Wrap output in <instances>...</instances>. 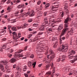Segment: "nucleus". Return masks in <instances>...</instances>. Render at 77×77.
Instances as JSON below:
<instances>
[{
	"label": "nucleus",
	"mask_w": 77,
	"mask_h": 77,
	"mask_svg": "<svg viewBox=\"0 0 77 77\" xmlns=\"http://www.w3.org/2000/svg\"><path fill=\"white\" fill-rule=\"evenodd\" d=\"M7 62L6 61L2 60L1 61V63L0 64V68L2 71H3L4 70V67L3 65H6L7 64Z\"/></svg>",
	"instance_id": "nucleus-1"
},
{
	"label": "nucleus",
	"mask_w": 77,
	"mask_h": 77,
	"mask_svg": "<svg viewBox=\"0 0 77 77\" xmlns=\"http://www.w3.org/2000/svg\"><path fill=\"white\" fill-rule=\"evenodd\" d=\"M68 28L64 29L62 31L60 35V36H63V35H64L66 33V32L68 30Z\"/></svg>",
	"instance_id": "nucleus-2"
},
{
	"label": "nucleus",
	"mask_w": 77,
	"mask_h": 77,
	"mask_svg": "<svg viewBox=\"0 0 77 77\" xmlns=\"http://www.w3.org/2000/svg\"><path fill=\"white\" fill-rule=\"evenodd\" d=\"M68 57L69 59H73L74 57V54H72L71 52H69L68 53Z\"/></svg>",
	"instance_id": "nucleus-3"
},
{
	"label": "nucleus",
	"mask_w": 77,
	"mask_h": 77,
	"mask_svg": "<svg viewBox=\"0 0 77 77\" xmlns=\"http://www.w3.org/2000/svg\"><path fill=\"white\" fill-rule=\"evenodd\" d=\"M55 54H54L53 55H52L51 56H50V55H48V56H47V58L48 59H49L51 60H53V59H54V58L55 57Z\"/></svg>",
	"instance_id": "nucleus-4"
},
{
	"label": "nucleus",
	"mask_w": 77,
	"mask_h": 77,
	"mask_svg": "<svg viewBox=\"0 0 77 77\" xmlns=\"http://www.w3.org/2000/svg\"><path fill=\"white\" fill-rule=\"evenodd\" d=\"M12 34L13 35V39H18V36H17V33H16L15 32H12Z\"/></svg>",
	"instance_id": "nucleus-5"
},
{
	"label": "nucleus",
	"mask_w": 77,
	"mask_h": 77,
	"mask_svg": "<svg viewBox=\"0 0 77 77\" xmlns=\"http://www.w3.org/2000/svg\"><path fill=\"white\" fill-rule=\"evenodd\" d=\"M63 24H61L59 25L57 30L58 32H60L63 29Z\"/></svg>",
	"instance_id": "nucleus-6"
},
{
	"label": "nucleus",
	"mask_w": 77,
	"mask_h": 77,
	"mask_svg": "<svg viewBox=\"0 0 77 77\" xmlns=\"http://www.w3.org/2000/svg\"><path fill=\"white\" fill-rule=\"evenodd\" d=\"M49 21L50 22V23H49V26H52V25H54V23H54V21L53 20H52V18H51L50 20Z\"/></svg>",
	"instance_id": "nucleus-7"
},
{
	"label": "nucleus",
	"mask_w": 77,
	"mask_h": 77,
	"mask_svg": "<svg viewBox=\"0 0 77 77\" xmlns=\"http://www.w3.org/2000/svg\"><path fill=\"white\" fill-rule=\"evenodd\" d=\"M64 45L62 44L61 45V47H60L58 49V51H63V50H64Z\"/></svg>",
	"instance_id": "nucleus-8"
},
{
	"label": "nucleus",
	"mask_w": 77,
	"mask_h": 77,
	"mask_svg": "<svg viewBox=\"0 0 77 77\" xmlns=\"http://www.w3.org/2000/svg\"><path fill=\"white\" fill-rule=\"evenodd\" d=\"M68 3H66L65 2H64L63 3V6H64V9L66 10L67 8H68Z\"/></svg>",
	"instance_id": "nucleus-9"
},
{
	"label": "nucleus",
	"mask_w": 77,
	"mask_h": 77,
	"mask_svg": "<svg viewBox=\"0 0 77 77\" xmlns=\"http://www.w3.org/2000/svg\"><path fill=\"white\" fill-rule=\"evenodd\" d=\"M6 69L7 70V72H10L11 71V69H9V67H8V66H6L5 67Z\"/></svg>",
	"instance_id": "nucleus-10"
},
{
	"label": "nucleus",
	"mask_w": 77,
	"mask_h": 77,
	"mask_svg": "<svg viewBox=\"0 0 77 77\" xmlns=\"http://www.w3.org/2000/svg\"><path fill=\"white\" fill-rule=\"evenodd\" d=\"M30 14L29 15V17H33V16L35 15V12L34 11H30Z\"/></svg>",
	"instance_id": "nucleus-11"
},
{
	"label": "nucleus",
	"mask_w": 77,
	"mask_h": 77,
	"mask_svg": "<svg viewBox=\"0 0 77 77\" xmlns=\"http://www.w3.org/2000/svg\"><path fill=\"white\" fill-rule=\"evenodd\" d=\"M71 20V18L69 17H67L65 20L64 21V23H68V21H70Z\"/></svg>",
	"instance_id": "nucleus-12"
},
{
	"label": "nucleus",
	"mask_w": 77,
	"mask_h": 77,
	"mask_svg": "<svg viewBox=\"0 0 77 77\" xmlns=\"http://www.w3.org/2000/svg\"><path fill=\"white\" fill-rule=\"evenodd\" d=\"M64 51L65 52H66L67 51H68V46H66L65 45H64Z\"/></svg>",
	"instance_id": "nucleus-13"
},
{
	"label": "nucleus",
	"mask_w": 77,
	"mask_h": 77,
	"mask_svg": "<svg viewBox=\"0 0 77 77\" xmlns=\"http://www.w3.org/2000/svg\"><path fill=\"white\" fill-rule=\"evenodd\" d=\"M42 15V11H38L37 13L38 17H41Z\"/></svg>",
	"instance_id": "nucleus-14"
},
{
	"label": "nucleus",
	"mask_w": 77,
	"mask_h": 77,
	"mask_svg": "<svg viewBox=\"0 0 77 77\" xmlns=\"http://www.w3.org/2000/svg\"><path fill=\"white\" fill-rule=\"evenodd\" d=\"M39 30H45V27L43 26H41L40 27H39Z\"/></svg>",
	"instance_id": "nucleus-15"
},
{
	"label": "nucleus",
	"mask_w": 77,
	"mask_h": 77,
	"mask_svg": "<svg viewBox=\"0 0 77 77\" xmlns=\"http://www.w3.org/2000/svg\"><path fill=\"white\" fill-rule=\"evenodd\" d=\"M16 61H17V60H16V59L15 58L11 59L10 60V62H11V63H14L15 62H16Z\"/></svg>",
	"instance_id": "nucleus-16"
},
{
	"label": "nucleus",
	"mask_w": 77,
	"mask_h": 77,
	"mask_svg": "<svg viewBox=\"0 0 77 77\" xmlns=\"http://www.w3.org/2000/svg\"><path fill=\"white\" fill-rule=\"evenodd\" d=\"M57 62H62V59L60 57H59L57 60Z\"/></svg>",
	"instance_id": "nucleus-17"
},
{
	"label": "nucleus",
	"mask_w": 77,
	"mask_h": 77,
	"mask_svg": "<svg viewBox=\"0 0 77 77\" xmlns=\"http://www.w3.org/2000/svg\"><path fill=\"white\" fill-rule=\"evenodd\" d=\"M73 32H73V30L72 29H71L70 31L68 32V33H69V35H72Z\"/></svg>",
	"instance_id": "nucleus-18"
},
{
	"label": "nucleus",
	"mask_w": 77,
	"mask_h": 77,
	"mask_svg": "<svg viewBox=\"0 0 77 77\" xmlns=\"http://www.w3.org/2000/svg\"><path fill=\"white\" fill-rule=\"evenodd\" d=\"M30 11H28V12H26V13H25L24 14V15L25 17H27V16L30 15Z\"/></svg>",
	"instance_id": "nucleus-19"
},
{
	"label": "nucleus",
	"mask_w": 77,
	"mask_h": 77,
	"mask_svg": "<svg viewBox=\"0 0 77 77\" xmlns=\"http://www.w3.org/2000/svg\"><path fill=\"white\" fill-rule=\"evenodd\" d=\"M50 3H47L46 4L45 6V9H47V8H48L49 6H50Z\"/></svg>",
	"instance_id": "nucleus-20"
},
{
	"label": "nucleus",
	"mask_w": 77,
	"mask_h": 77,
	"mask_svg": "<svg viewBox=\"0 0 77 77\" xmlns=\"http://www.w3.org/2000/svg\"><path fill=\"white\" fill-rule=\"evenodd\" d=\"M65 57H66V56L64 55H63L62 56V57L61 58L62 59V62H64V60H65Z\"/></svg>",
	"instance_id": "nucleus-21"
},
{
	"label": "nucleus",
	"mask_w": 77,
	"mask_h": 77,
	"mask_svg": "<svg viewBox=\"0 0 77 77\" xmlns=\"http://www.w3.org/2000/svg\"><path fill=\"white\" fill-rule=\"evenodd\" d=\"M21 1L20 0H14V1L13 2V3H20V2Z\"/></svg>",
	"instance_id": "nucleus-22"
},
{
	"label": "nucleus",
	"mask_w": 77,
	"mask_h": 77,
	"mask_svg": "<svg viewBox=\"0 0 77 77\" xmlns=\"http://www.w3.org/2000/svg\"><path fill=\"white\" fill-rule=\"evenodd\" d=\"M12 30L13 31H15L16 32L17 30V28L16 27H13L12 28Z\"/></svg>",
	"instance_id": "nucleus-23"
},
{
	"label": "nucleus",
	"mask_w": 77,
	"mask_h": 77,
	"mask_svg": "<svg viewBox=\"0 0 77 77\" xmlns=\"http://www.w3.org/2000/svg\"><path fill=\"white\" fill-rule=\"evenodd\" d=\"M28 65L29 68L31 67H32V62H31L30 61H29L28 62Z\"/></svg>",
	"instance_id": "nucleus-24"
},
{
	"label": "nucleus",
	"mask_w": 77,
	"mask_h": 77,
	"mask_svg": "<svg viewBox=\"0 0 77 77\" xmlns=\"http://www.w3.org/2000/svg\"><path fill=\"white\" fill-rule=\"evenodd\" d=\"M17 7L18 8H19V9H20V8H23V7L22 5L21 4H20V5H18Z\"/></svg>",
	"instance_id": "nucleus-25"
},
{
	"label": "nucleus",
	"mask_w": 77,
	"mask_h": 77,
	"mask_svg": "<svg viewBox=\"0 0 77 77\" xmlns=\"http://www.w3.org/2000/svg\"><path fill=\"white\" fill-rule=\"evenodd\" d=\"M77 60V58H74V60H70V62H71V63H74L75 61H76Z\"/></svg>",
	"instance_id": "nucleus-26"
},
{
	"label": "nucleus",
	"mask_w": 77,
	"mask_h": 77,
	"mask_svg": "<svg viewBox=\"0 0 77 77\" xmlns=\"http://www.w3.org/2000/svg\"><path fill=\"white\" fill-rule=\"evenodd\" d=\"M49 53L50 54H54V52H53V51L51 49L49 50Z\"/></svg>",
	"instance_id": "nucleus-27"
},
{
	"label": "nucleus",
	"mask_w": 77,
	"mask_h": 77,
	"mask_svg": "<svg viewBox=\"0 0 77 77\" xmlns=\"http://www.w3.org/2000/svg\"><path fill=\"white\" fill-rule=\"evenodd\" d=\"M23 51L21 49H20L17 52H15V53H17H17L18 54H19V53H21V52H22V51Z\"/></svg>",
	"instance_id": "nucleus-28"
},
{
	"label": "nucleus",
	"mask_w": 77,
	"mask_h": 77,
	"mask_svg": "<svg viewBox=\"0 0 77 77\" xmlns=\"http://www.w3.org/2000/svg\"><path fill=\"white\" fill-rule=\"evenodd\" d=\"M7 55L9 58H11V57L12 56V54H8Z\"/></svg>",
	"instance_id": "nucleus-29"
},
{
	"label": "nucleus",
	"mask_w": 77,
	"mask_h": 77,
	"mask_svg": "<svg viewBox=\"0 0 77 77\" xmlns=\"http://www.w3.org/2000/svg\"><path fill=\"white\" fill-rule=\"evenodd\" d=\"M65 28H68V23H66L64 25Z\"/></svg>",
	"instance_id": "nucleus-30"
},
{
	"label": "nucleus",
	"mask_w": 77,
	"mask_h": 77,
	"mask_svg": "<svg viewBox=\"0 0 77 77\" xmlns=\"http://www.w3.org/2000/svg\"><path fill=\"white\" fill-rule=\"evenodd\" d=\"M51 74V71H48L46 73V74H47L48 75H50Z\"/></svg>",
	"instance_id": "nucleus-31"
},
{
	"label": "nucleus",
	"mask_w": 77,
	"mask_h": 77,
	"mask_svg": "<svg viewBox=\"0 0 77 77\" xmlns=\"http://www.w3.org/2000/svg\"><path fill=\"white\" fill-rule=\"evenodd\" d=\"M2 48H3V49H5V48H6V44H5L2 46Z\"/></svg>",
	"instance_id": "nucleus-32"
},
{
	"label": "nucleus",
	"mask_w": 77,
	"mask_h": 77,
	"mask_svg": "<svg viewBox=\"0 0 77 77\" xmlns=\"http://www.w3.org/2000/svg\"><path fill=\"white\" fill-rule=\"evenodd\" d=\"M70 45H72V38H71L70 39Z\"/></svg>",
	"instance_id": "nucleus-33"
},
{
	"label": "nucleus",
	"mask_w": 77,
	"mask_h": 77,
	"mask_svg": "<svg viewBox=\"0 0 77 77\" xmlns=\"http://www.w3.org/2000/svg\"><path fill=\"white\" fill-rule=\"evenodd\" d=\"M49 67H50V65L49 64H47L45 66V68L46 69H48Z\"/></svg>",
	"instance_id": "nucleus-34"
},
{
	"label": "nucleus",
	"mask_w": 77,
	"mask_h": 77,
	"mask_svg": "<svg viewBox=\"0 0 77 77\" xmlns=\"http://www.w3.org/2000/svg\"><path fill=\"white\" fill-rule=\"evenodd\" d=\"M57 39V37H52V41H55Z\"/></svg>",
	"instance_id": "nucleus-35"
},
{
	"label": "nucleus",
	"mask_w": 77,
	"mask_h": 77,
	"mask_svg": "<svg viewBox=\"0 0 77 77\" xmlns=\"http://www.w3.org/2000/svg\"><path fill=\"white\" fill-rule=\"evenodd\" d=\"M43 33V32H40L38 34V35L39 36V35H42V34Z\"/></svg>",
	"instance_id": "nucleus-36"
},
{
	"label": "nucleus",
	"mask_w": 77,
	"mask_h": 77,
	"mask_svg": "<svg viewBox=\"0 0 77 77\" xmlns=\"http://www.w3.org/2000/svg\"><path fill=\"white\" fill-rule=\"evenodd\" d=\"M11 23H15V22H16V21H17L16 19H12L11 20Z\"/></svg>",
	"instance_id": "nucleus-37"
},
{
	"label": "nucleus",
	"mask_w": 77,
	"mask_h": 77,
	"mask_svg": "<svg viewBox=\"0 0 77 77\" xmlns=\"http://www.w3.org/2000/svg\"><path fill=\"white\" fill-rule=\"evenodd\" d=\"M11 8L9 7H8V8L7 9V10L9 12H11Z\"/></svg>",
	"instance_id": "nucleus-38"
},
{
	"label": "nucleus",
	"mask_w": 77,
	"mask_h": 77,
	"mask_svg": "<svg viewBox=\"0 0 77 77\" xmlns=\"http://www.w3.org/2000/svg\"><path fill=\"white\" fill-rule=\"evenodd\" d=\"M17 69L18 71H20L21 69V68H20L19 67H17Z\"/></svg>",
	"instance_id": "nucleus-39"
},
{
	"label": "nucleus",
	"mask_w": 77,
	"mask_h": 77,
	"mask_svg": "<svg viewBox=\"0 0 77 77\" xmlns=\"http://www.w3.org/2000/svg\"><path fill=\"white\" fill-rule=\"evenodd\" d=\"M41 3V1H39L37 2V5H39Z\"/></svg>",
	"instance_id": "nucleus-40"
},
{
	"label": "nucleus",
	"mask_w": 77,
	"mask_h": 77,
	"mask_svg": "<svg viewBox=\"0 0 77 77\" xmlns=\"http://www.w3.org/2000/svg\"><path fill=\"white\" fill-rule=\"evenodd\" d=\"M51 8L52 10V9H55V6H53V5H51Z\"/></svg>",
	"instance_id": "nucleus-41"
},
{
	"label": "nucleus",
	"mask_w": 77,
	"mask_h": 77,
	"mask_svg": "<svg viewBox=\"0 0 77 77\" xmlns=\"http://www.w3.org/2000/svg\"><path fill=\"white\" fill-rule=\"evenodd\" d=\"M62 18H60L58 19L57 20V22H61L62 21V20H61Z\"/></svg>",
	"instance_id": "nucleus-42"
},
{
	"label": "nucleus",
	"mask_w": 77,
	"mask_h": 77,
	"mask_svg": "<svg viewBox=\"0 0 77 77\" xmlns=\"http://www.w3.org/2000/svg\"><path fill=\"white\" fill-rule=\"evenodd\" d=\"M36 62H35L34 63H32V66H33V68H35V66L36 65Z\"/></svg>",
	"instance_id": "nucleus-43"
},
{
	"label": "nucleus",
	"mask_w": 77,
	"mask_h": 77,
	"mask_svg": "<svg viewBox=\"0 0 77 77\" xmlns=\"http://www.w3.org/2000/svg\"><path fill=\"white\" fill-rule=\"evenodd\" d=\"M48 30L50 32H52V31H53V29L51 28H49L48 29Z\"/></svg>",
	"instance_id": "nucleus-44"
},
{
	"label": "nucleus",
	"mask_w": 77,
	"mask_h": 77,
	"mask_svg": "<svg viewBox=\"0 0 77 77\" xmlns=\"http://www.w3.org/2000/svg\"><path fill=\"white\" fill-rule=\"evenodd\" d=\"M71 53H73V54H75V51L73 50H72Z\"/></svg>",
	"instance_id": "nucleus-45"
},
{
	"label": "nucleus",
	"mask_w": 77,
	"mask_h": 77,
	"mask_svg": "<svg viewBox=\"0 0 77 77\" xmlns=\"http://www.w3.org/2000/svg\"><path fill=\"white\" fill-rule=\"evenodd\" d=\"M24 56L23 55V54L22 53L21 54H19V57H23Z\"/></svg>",
	"instance_id": "nucleus-46"
},
{
	"label": "nucleus",
	"mask_w": 77,
	"mask_h": 77,
	"mask_svg": "<svg viewBox=\"0 0 77 77\" xmlns=\"http://www.w3.org/2000/svg\"><path fill=\"white\" fill-rule=\"evenodd\" d=\"M66 38H69V34L68 32V33L66 35Z\"/></svg>",
	"instance_id": "nucleus-47"
},
{
	"label": "nucleus",
	"mask_w": 77,
	"mask_h": 77,
	"mask_svg": "<svg viewBox=\"0 0 77 77\" xmlns=\"http://www.w3.org/2000/svg\"><path fill=\"white\" fill-rule=\"evenodd\" d=\"M30 58H33L34 57V55L33 54H31L30 56Z\"/></svg>",
	"instance_id": "nucleus-48"
},
{
	"label": "nucleus",
	"mask_w": 77,
	"mask_h": 77,
	"mask_svg": "<svg viewBox=\"0 0 77 77\" xmlns=\"http://www.w3.org/2000/svg\"><path fill=\"white\" fill-rule=\"evenodd\" d=\"M38 24L37 23H34L33 24V26H34L35 27H37V26H38Z\"/></svg>",
	"instance_id": "nucleus-49"
},
{
	"label": "nucleus",
	"mask_w": 77,
	"mask_h": 77,
	"mask_svg": "<svg viewBox=\"0 0 77 77\" xmlns=\"http://www.w3.org/2000/svg\"><path fill=\"white\" fill-rule=\"evenodd\" d=\"M4 77H9V75H8L5 74L4 75Z\"/></svg>",
	"instance_id": "nucleus-50"
},
{
	"label": "nucleus",
	"mask_w": 77,
	"mask_h": 77,
	"mask_svg": "<svg viewBox=\"0 0 77 77\" xmlns=\"http://www.w3.org/2000/svg\"><path fill=\"white\" fill-rule=\"evenodd\" d=\"M20 35H21V33H18V35L17 36H18L17 38H20V37H21L20 36Z\"/></svg>",
	"instance_id": "nucleus-51"
},
{
	"label": "nucleus",
	"mask_w": 77,
	"mask_h": 77,
	"mask_svg": "<svg viewBox=\"0 0 77 77\" xmlns=\"http://www.w3.org/2000/svg\"><path fill=\"white\" fill-rule=\"evenodd\" d=\"M17 74L18 76H20L21 75V73L20 72H17Z\"/></svg>",
	"instance_id": "nucleus-52"
},
{
	"label": "nucleus",
	"mask_w": 77,
	"mask_h": 77,
	"mask_svg": "<svg viewBox=\"0 0 77 77\" xmlns=\"http://www.w3.org/2000/svg\"><path fill=\"white\" fill-rule=\"evenodd\" d=\"M15 55L14 56V58H17V57H18V56L17 55V53H15Z\"/></svg>",
	"instance_id": "nucleus-53"
},
{
	"label": "nucleus",
	"mask_w": 77,
	"mask_h": 77,
	"mask_svg": "<svg viewBox=\"0 0 77 77\" xmlns=\"http://www.w3.org/2000/svg\"><path fill=\"white\" fill-rule=\"evenodd\" d=\"M57 45H55L54 44L53 46V48H57Z\"/></svg>",
	"instance_id": "nucleus-54"
},
{
	"label": "nucleus",
	"mask_w": 77,
	"mask_h": 77,
	"mask_svg": "<svg viewBox=\"0 0 77 77\" xmlns=\"http://www.w3.org/2000/svg\"><path fill=\"white\" fill-rule=\"evenodd\" d=\"M50 62V61H48V60H47V61L45 62V63H46L48 64Z\"/></svg>",
	"instance_id": "nucleus-55"
},
{
	"label": "nucleus",
	"mask_w": 77,
	"mask_h": 77,
	"mask_svg": "<svg viewBox=\"0 0 77 77\" xmlns=\"http://www.w3.org/2000/svg\"><path fill=\"white\" fill-rule=\"evenodd\" d=\"M61 15V18H62V17H63V16L64 15V13H63V12H62Z\"/></svg>",
	"instance_id": "nucleus-56"
},
{
	"label": "nucleus",
	"mask_w": 77,
	"mask_h": 77,
	"mask_svg": "<svg viewBox=\"0 0 77 77\" xmlns=\"http://www.w3.org/2000/svg\"><path fill=\"white\" fill-rule=\"evenodd\" d=\"M48 20L47 18V17H45V18H44V22H45V21H47V20Z\"/></svg>",
	"instance_id": "nucleus-57"
},
{
	"label": "nucleus",
	"mask_w": 77,
	"mask_h": 77,
	"mask_svg": "<svg viewBox=\"0 0 77 77\" xmlns=\"http://www.w3.org/2000/svg\"><path fill=\"white\" fill-rule=\"evenodd\" d=\"M13 68H16V67H17V65H16V64H14L13 66Z\"/></svg>",
	"instance_id": "nucleus-58"
},
{
	"label": "nucleus",
	"mask_w": 77,
	"mask_h": 77,
	"mask_svg": "<svg viewBox=\"0 0 77 77\" xmlns=\"http://www.w3.org/2000/svg\"><path fill=\"white\" fill-rule=\"evenodd\" d=\"M21 27L22 29H24V28H26V27H25V26L24 25H21Z\"/></svg>",
	"instance_id": "nucleus-59"
},
{
	"label": "nucleus",
	"mask_w": 77,
	"mask_h": 77,
	"mask_svg": "<svg viewBox=\"0 0 77 77\" xmlns=\"http://www.w3.org/2000/svg\"><path fill=\"white\" fill-rule=\"evenodd\" d=\"M24 11V8H22L20 11V13H22Z\"/></svg>",
	"instance_id": "nucleus-60"
},
{
	"label": "nucleus",
	"mask_w": 77,
	"mask_h": 77,
	"mask_svg": "<svg viewBox=\"0 0 77 77\" xmlns=\"http://www.w3.org/2000/svg\"><path fill=\"white\" fill-rule=\"evenodd\" d=\"M24 75L26 77H28L29 76L28 75H27V74H26V73L24 74Z\"/></svg>",
	"instance_id": "nucleus-61"
},
{
	"label": "nucleus",
	"mask_w": 77,
	"mask_h": 77,
	"mask_svg": "<svg viewBox=\"0 0 77 77\" xmlns=\"http://www.w3.org/2000/svg\"><path fill=\"white\" fill-rule=\"evenodd\" d=\"M74 75H77V71H75V73H74Z\"/></svg>",
	"instance_id": "nucleus-62"
},
{
	"label": "nucleus",
	"mask_w": 77,
	"mask_h": 77,
	"mask_svg": "<svg viewBox=\"0 0 77 77\" xmlns=\"http://www.w3.org/2000/svg\"><path fill=\"white\" fill-rule=\"evenodd\" d=\"M26 69H27V68L26 67L24 68L23 69V71H26Z\"/></svg>",
	"instance_id": "nucleus-63"
},
{
	"label": "nucleus",
	"mask_w": 77,
	"mask_h": 77,
	"mask_svg": "<svg viewBox=\"0 0 77 77\" xmlns=\"http://www.w3.org/2000/svg\"><path fill=\"white\" fill-rule=\"evenodd\" d=\"M19 13V11H17L15 12L14 13V14H18Z\"/></svg>",
	"instance_id": "nucleus-64"
}]
</instances>
